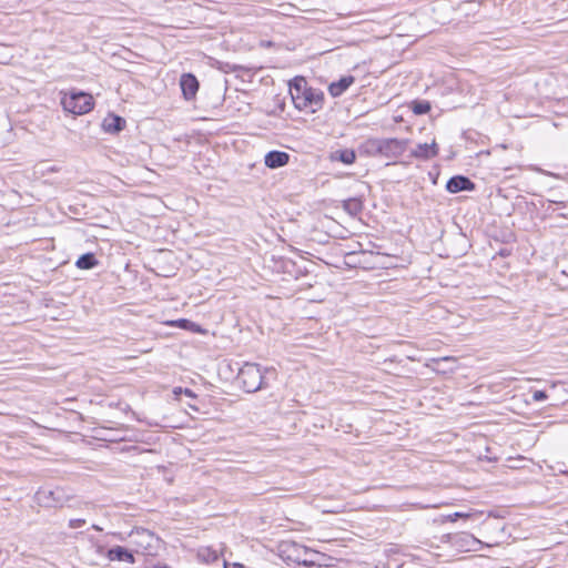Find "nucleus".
I'll list each match as a JSON object with an SVG mask.
<instances>
[{
	"label": "nucleus",
	"instance_id": "39448f33",
	"mask_svg": "<svg viewBox=\"0 0 568 568\" xmlns=\"http://www.w3.org/2000/svg\"><path fill=\"white\" fill-rule=\"evenodd\" d=\"M277 549L278 556L286 565H296L301 557H305L312 552L307 547L292 540L280 542Z\"/></svg>",
	"mask_w": 568,
	"mask_h": 568
},
{
	"label": "nucleus",
	"instance_id": "4468645a",
	"mask_svg": "<svg viewBox=\"0 0 568 568\" xmlns=\"http://www.w3.org/2000/svg\"><path fill=\"white\" fill-rule=\"evenodd\" d=\"M356 154L354 150L345 149V150H336L331 153V160L342 162L344 164H352L355 162Z\"/></svg>",
	"mask_w": 568,
	"mask_h": 568
},
{
	"label": "nucleus",
	"instance_id": "6e6552de",
	"mask_svg": "<svg viewBox=\"0 0 568 568\" xmlns=\"http://www.w3.org/2000/svg\"><path fill=\"white\" fill-rule=\"evenodd\" d=\"M446 189L450 193H458L460 191H473L475 184L466 176L456 175L448 180Z\"/></svg>",
	"mask_w": 568,
	"mask_h": 568
},
{
	"label": "nucleus",
	"instance_id": "a211bd4d",
	"mask_svg": "<svg viewBox=\"0 0 568 568\" xmlns=\"http://www.w3.org/2000/svg\"><path fill=\"white\" fill-rule=\"evenodd\" d=\"M343 206L352 215H356L362 211V202L358 199H348L344 202Z\"/></svg>",
	"mask_w": 568,
	"mask_h": 568
},
{
	"label": "nucleus",
	"instance_id": "2eb2a0df",
	"mask_svg": "<svg viewBox=\"0 0 568 568\" xmlns=\"http://www.w3.org/2000/svg\"><path fill=\"white\" fill-rule=\"evenodd\" d=\"M447 362L455 363L456 358L453 357V356H445V357H440V358H432L428 363H426V367L433 369L434 372L443 373V374L448 373V372H453L454 371L453 368L445 369V368L440 367V365L443 363H447Z\"/></svg>",
	"mask_w": 568,
	"mask_h": 568
},
{
	"label": "nucleus",
	"instance_id": "f03ea898",
	"mask_svg": "<svg viewBox=\"0 0 568 568\" xmlns=\"http://www.w3.org/2000/svg\"><path fill=\"white\" fill-rule=\"evenodd\" d=\"M408 143L405 139H371L366 142V148L373 155H381L396 163L395 160L406 152Z\"/></svg>",
	"mask_w": 568,
	"mask_h": 568
},
{
	"label": "nucleus",
	"instance_id": "a878e982",
	"mask_svg": "<svg viewBox=\"0 0 568 568\" xmlns=\"http://www.w3.org/2000/svg\"><path fill=\"white\" fill-rule=\"evenodd\" d=\"M185 395L192 397L193 396V392L191 389H185L184 390Z\"/></svg>",
	"mask_w": 568,
	"mask_h": 568
},
{
	"label": "nucleus",
	"instance_id": "423d86ee",
	"mask_svg": "<svg viewBox=\"0 0 568 568\" xmlns=\"http://www.w3.org/2000/svg\"><path fill=\"white\" fill-rule=\"evenodd\" d=\"M135 545L145 554L154 555L160 546V538L148 529H138L133 532Z\"/></svg>",
	"mask_w": 568,
	"mask_h": 568
},
{
	"label": "nucleus",
	"instance_id": "5701e85b",
	"mask_svg": "<svg viewBox=\"0 0 568 568\" xmlns=\"http://www.w3.org/2000/svg\"><path fill=\"white\" fill-rule=\"evenodd\" d=\"M546 398H547V394L544 390H536L532 394V399L535 402H541V400H545Z\"/></svg>",
	"mask_w": 568,
	"mask_h": 568
},
{
	"label": "nucleus",
	"instance_id": "9d476101",
	"mask_svg": "<svg viewBox=\"0 0 568 568\" xmlns=\"http://www.w3.org/2000/svg\"><path fill=\"white\" fill-rule=\"evenodd\" d=\"M290 155L283 151H271L266 153L264 163L270 169H277L288 163Z\"/></svg>",
	"mask_w": 568,
	"mask_h": 568
},
{
	"label": "nucleus",
	"instance_id": "cd10ccee",
	"mask_svg": "<svg viewBox=\"0 0 568 568\" xmlns=\"http://www.w3.org/2000/svg\"><path fill=\"white\" fill-rule=\"evenodd\" d=\"M465 538L470 539L473 541H476V539L473 536H470V535H466Z\"/></svg>",
	"mask_w": 568,
	"mask_h": 568
},
{
	"label": "nucleus",
	"instance_id": "f8f14e48",
	"mask_svg": "<svg viewBox=\"0 0 568 568\" xmlns=\"http://www.w3.org/2000/svg\"><path fill=\"white\" fill-rule=\"evenodd\" d=\"M106 556L111 561H126L130 564L134 562L133 555L130 551H128V549L121 546H115L109 549Z\"/></svg>",
	"mask_w": 568,
	"mask_h": 568
},
{
	"label": "nucleus",
	"instance_id": "f3484780",
	"mask_svg": "<svg viewBox=\"0 0 568 568\" xmlns=\"http://www.w3.org/2000/svg\"><path fill=\"white\" fill-rule=\"evenodd\" d=\"M58 491L53 490H40L37 493L38 500L43 503L45 506H53L54 501H57L54 495Z\"/></svg>",
	"mask_w": 568,
	"mask_h": 568
},
{
	"label": "nucleus",
	"instance_id": "9b49d317",
	"mask_svg": "<svg viewBox=\"0 0 568 568\" xmlns=\"http://www.w3.org/2000/svg\"><path fill=\"white\" fill-rule=\"evenodd\" d=\"M354 81L355 79L352 75L343 77L338 81L329 84L328 92L334 98L339 97L354 83Z\"/></svg>",
	"mask_w": 568,
	"mask_h": 568
},
{
	"label": "nucleus",
	"instance_id": "20e7f679",
	"mask_svg": "<svg viewBox=\"0 0 568 568\" xmlns=\"http://www.w3.org/2000/svg\"><path fill=\"white\" fill-rule=\"evenodd\" d=\"M61 104L64 111L81 115L90 112L93 109L94 102L92 95L89 93L70 91L63 94Z\"/></svg>",
	"mask_w": 568,
	"mask_h": 568
},
{
	"label": "nucleus",
	"instance_id": "f257e3e1",
	"mask_svg": "<svg viewBox=\"0 0 568 568\" xmlns=\"http://www.w3.org/2000/svg\"><path fill=\"white\" fill-rule=\"evenodd\" d=\"M290 94L295 108L300 111L314 113L323 106V92L311 88L303 77H296L290 83Z\"/></svg>",
	"mask_w": 568,
	"mask_h": 568
},
{
	"label": "nucleus",
	"instance_id": "c85d7f7f",
	"mask_svg": "<svg viewBox=\"0 0 568 568\" xmlns=\"http://www.w3.org/2000/svg\"><path fill=\"white\" fill-rule=\"evenodd\" d=\"M358 246L361 247V251H362V252H366V251H367V250H364V248H363V244H362V243H358Z\"/></svg>",
	"mask_w": 568,
	"mask_h": 568
},
{
	"label": "nucleus",
	"instance_id": "b1692460",
	"mask_svg": "<svg viewBox=\"0 0 568 568\" xmlns=\"http://www.w3.org/2000/svg\"><path fill=\"white\" fill-rule=\"evenodd\" d=\"M468 517H469V515H468V514L456 511V513H454L453 515H449V516H448V519H449L450 521H455V520H457L458 518H468Z\"/></svg>",
	"mask_w": 568,
	"mask_h": 568
},
{
	"label": "nucleus",
	"instance_id": "aec40b11",
	"mask_svg": "<svg viewBox=\"0 0 568 568\" xmlns=\"http://www.w3.org/2000/svg\"><path fill=\"white\" fill-rule=\"evenodd\" d=\"M413 110L416 114H425L430 110V105L426 101L416 102Z\"/></svg>",
	"mask_w": 568,
	"mask_h": 568
},
{
	"label": "nucleus",
	"instance_id": "dca6fc26",
	"mask_svg": "<svg viewBox=\"0 0 568 568\" xmlns=\"http://www.w3.org/2000/svg\"><path fill=\"white\" fill-rule=\"evenodd\" d=\"M98 264L95 256L92 253L81 255L75 262L77 267L81 270H90Z\"/></svg>",
	"mask_w": 568,
	"mask_h": 568
},
{
	"label": "nucleus",
	"instance_id": "ddd939ff",
	"mask_svg": "<svg viewBox=\"0 0 568 568\" xmlns=\"http://www.w3.org/2000/svg\"><path fill=\"white\" fill-rule=\"evenodd\" d=\"M125 120L119 115H109L103 120V129L109 133H116L123 130Z\"/></svg>",
	"mask_w": 568,
	"mask_h": 568
},
{
	"label": "nucleus",
	"instance_id": "4be33fe9",
	"mask_svg": "<svg viewBox=\"0 0 568 568\" xmlns=\"http://www.w3.org/2000/svg\"><path fill=\"white\" fill-rule=\"evenodd\" d=\"M85 524V519L77 518V519H70L69 527L70 528H79L82 527Z\"/></svg>",
	"mask_w": 568,
	"mask_h": 568
},
{
	"label": "nucleus",
	"instance_id": "412c9836",
	"mask_svg": "<svg viewBox=\"0 0 568 568\" xmlns=\"http://www.w3.org/2000/svg\"><path fill=\"white\" fill-rule=\"evenodd\" d=\"M171 325H175L178 327L185 328V329H192L195 326L194 323H192L189 320H184V318L171 322Z\"/></svg>",
	"mask_w": 568,
	"mask_h": 568
},
{
	"label": "nucleus",
	"instance_id": "393cba45",
	"mask_svg": "<svg viewBox=\"0 0 568 568\" xmlns=\"http://www.w3.org/2000/svg\"><path fill=\"white\" fill-rule=\"evenodd\" d=\"M296 565H303L305 567H313L315 562L313 560L307 559V556L301 557L300 561Z\"/></svg>",
	"mask_w": 568,
	"mask_h": 568
},
{
	"label": "nucleus",
	"instance_id": "1a4fd4ad",
	"mask_svg": "<svg viewBox=\"0 0 568 568\" xmlns=\"http://www.w3.org/2000/svg\"><path fill=\"white\" fill-rule=\"evenodd\" d=\"M438 153L437 144L435 141L432 143H420L410 153V158L429 160Z\"/></svg>",
	"mask_w": 568,
	"mask_h": 568
},
{
	"label": "nucleus",
	"instance_id": "0eeeda50",
	"mask_svg": "<svg viewBox=\"0 0 568 568\" xmlns=\"http://www.w3.org/2000/svg\"><path fill=\"white\" fill-rule=\"evenodd\" d=\"M180 87L185 100L195 98L199 90V81L192 73H184L180 79Z\"/></svg>",
	"mask_w": 568,
	"mask_h": 568
},
{
	"label": "nucleus",
	"instance_id": "6ab92c4d",
	"mask_svg": "<svg viewBox=\"0 0 568 568\" xmlns=\"http://www.w3.org/2000/svg\"><path fill=\"white\" fill-rule=\"evenodd\" d=\"M199 557L206 561V562H210V561H215L217 560L219 558V555H217V551L216 550H212L211 548H201L199 550Z\"/></svg>",
	"mask_w": 568,
	"mask_h": 568
},
{
	"label": "nucleus",
	"instance_id": "bb28decb",
	"mask_svg": "<svg viewBox=\"0 0 568 568\" xmlns=\"http://www.w3.org/2000/svg\"><path fill=\"white\" fill-rule=\"evenodd\" d=\"M92 528H93L94 530H97V531L102 530L98 525H93V526H92Z\"/></svg>",
	"mask_w": 568,
	"mask_h": 568
},
{
	"label": "nucleus",
	"instance_id": "7ed1b4c3",
	"mask_svg": "<svg viewBox=\"0 0 568 568\" xmlns=\"http://www.w3.org/2000/svg\"><path fill=\"white\" fill-rule=\"evenodd\" d=\"M265 374H275L274 368H267L263 372L262 367L255 363H245L239 371L237 382L247 393H254L267 384Z\"/></svg>",
	"mask_w": 568,
	"mask_h": 568
}]
</instances>
